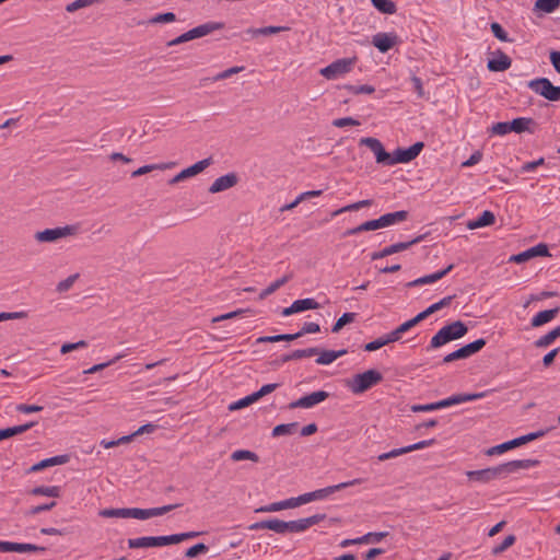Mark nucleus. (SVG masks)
Instances as JSON below:
<instances>
[{
	"instance_id": "63",
	"label": "nucleus",
	"mask_w": 560,
	"mask_h": 560,
	"mask_svg": "<svg viewBox=\"0 0 560 560\" xmlns=\"http://www.w3.org/2000/svg\"><path fill=\"white\" fill-rule=\"evenodd\" d=\"M85 347H88V342L84 340H80V341L73 342V343H63L60 348V352L62 354H66V353H69L70 351L82 349Z\"/></svg>"
},
{
	"instance_id": "48",
	"label": "nucleus",
	"mask_w": 560,
	"mask_h": 560,
	"mask_svg": "<svg viewBox=\"0 0 560 560\" xmlns=\"http://www.w3.org/2000/svg\"><path fill=\"white\" fill-rule=\"evenodd\" d=\"M515 540L516 537L514 535L506 536L500 545L492 549V555L497 556L504 552L506 549L514 545Z\"/></svg>"
},
{
	"instance_id": "53",
	"label": "nucleus",
	"mask_w": 560,
	"mask_h": 560,
	"mask_svg": "<svg viewBox=\"0 0 560 560\" xmlns=\"http://www.w3.org/2000/svg\"><path fill=\"white\" fill-rule=\"evenodd\" d=\"M287 510L284 500L270 503L256 510V512L271 513Z\"/></svg>"
},
{
	"instance_id": "26",
	"label": "nucleus",
	"mask_w": 560,
	"mask_h": 560,
	"mask_svg": "<svg viewBox=\"0 0 560 560\" xmlns=\"http://www.w3.org/2000/svg\"><path fill=\"white\" fill-rule=\"evenodd\" d=\"M495 222V217L493 212L489 210H485L478 218L475 220H470L467 223V228L469 230H476L479 228L492 225Z\"/></svg>"
},
{
	"instance_id": "44",
	"label": "nucleus",
	"mask_w": 560,
	"mask_h": 560,
	"mask_svg": "<svg viewBox=\"0 0 560 560\" xmlns=\"http://www.w3.org/2000/svg\"><path fill=\"white\" fill-rule=\"evenodd\" d=\"M560 5V0H536L535 9L545 13H551Z\"/></svg>"
},
{
	"instance_id": "43",
	"label": "nucleus",
	"mask_w": 560,
	"mask_h": 560,
	"mask_svg": "<svg viewBox=\"0 0 560 560\" xmlns=\"http://www.w3.org/2000/svg\"><path fill=\"white\" fill-rule=\"evenodd\" d=\"M373 7L384 14H394L396 4L392 0H371Z\"/></svg>"
},
{
	"instance_id": "37",
	"label": "nucleus",
	"mask_w": 560,
	"mask_h": 560,
	"mask_svg": "<svg viewBox=\"0 0 560 560\" xmlns=\"http://www.w3.org/2000/svg\"><path fill=\"white\" fill-rule=\"evenodd\" d=\"M212 164V159L207 158L201 161H198L197 163L192 164L191 166L185 168V173L187 178L192 177L201 172H203L207 167H209Z\"/></svg>"
},
{
	"instance_id": "15",
	"label": "nucleus",
	"mask_w": 560,
	"mask_h": 560,
	"mask_svg": "<svg viewBox=\"0 0 560 560\" xmlns=\"http://www.w3.org/2000/svg\"><path fill=\"white\" fill-rule=\"evenodd\" d=\"M249 529H252V530L269 529L277 534H282V535L287 534L285 521H281L278 518H270V520L256 522L249 526Z\"/></svg>"
},
{
	"instance_id": "25",
	"label": "nucleus",
	"mask_w": 560,
	"mask_h": 560,
	"mask_svg": "<svg viewBox=\"0 0 560 560\" xmlns=\"http://www.w3.org/2000/svg\"><path fill=\"white\" fill-rule=\"evenodd\" d=\"M407 218H408V212L406 210H400V211H396V212L385 213V214L381 215L378 219H380V222H381V225L383 229V228H387V226L404 222L407 220Z\"/></svg>"
},
{
	"instance_id": "14",
	"label": "nucleus",
	"mask_w": 560,
	"mask_h": 560,
	"mask_svg": "<svg viewBox=\"0 0 560 560\" xmlns=\"http://www.w3.org/2000/svg\"><path fill=\"white\" fill-rule=\"evenodd\" d=\"M398 42V37L393 33H377L372 38V44L376 47L381 52H387L392 49Z\"/></svg>"
},
{
	"instance_id": "32",
	"label": "nucleus",
	"mask_w": 560,
	"mask_h": 560,
	"mask_svg": "<svg viewBox=\"0 0 560 560\" xmlns=\"http://www.w3.org/2000/svg\"><path fill=\"white\" fill-rule=\"evenodd\" d=\"M35 424H36V422H28V423L21 424V425L1 429L0 430V441H2L4 439L12 438L16 434L24 433L27 430H30L32 427H34Z\"/></svg>"
},
{
	"instance_id": "64",
	"label": "nucleus",
	"mask_w": 560,
	"mask_h": 560,
	"mask_svg": "<svg viewBox=\"0 0 560 560\" xmlns=\"http://www.w3.org/2000/svg\"><path fill=\"white\" fill-rule=\"evenodd\" d=\"M388 534L386 532L368 533V534L363 535V540H364L365 544L380 542Z\"/></svg>"
},
{
	"instance_id": "59",
	"label": "nucleus",
	"mask_w": 560,
	"mask_h": 560,
	"mask_svg": "<svg viewBox=\"0 0 560 560\" xmlns=\"http://www.w3.org/2000/svg\"><path fill=\"white\" fill-rule=\"evenodd\" d=\"M121 358H124V354H118L116 355L114 359H112L110 361L108 362H105V363H100V364H95L93 365L92 368L88 369L84 371L85 374H93V373H96L112 364H114L115 362H117L118 360H120Z\"/></svg>"
},
{
	"instance_id": "4",
	"label": "nucleus",
	"mask_w": 560,
	"mask_h": 560,
	"mask_svg": "<svg viewBox=\"0 0 560 560\" xmlns=\"http://www.w3.org/2000/svg\"><path fill=\"white\" fill-rule=\"evenodd\" d=\"M383 380V375L376 370H368L357 374L349 382L348 387L354 395L362 394Z\"/></svg>"
},
{
	"instance_id": "17",
	"label": "nucleus",
	"mask_w": 560,
	"mask_h": 560,
	"mask_svg": "<svg viewBox=\"0 0 560 560\" xmlns=\"http://www.w3.org/2000/svg\"><path fill=\"white\" fill-rule=\"evenodd\" d=\"M237 183V176L234 173H229L218 177L209 187L211 194L221 192L235 186Z\"/></svg>"
},
{
	"instance_id": "60",
	"label": "nucleus",
	"mask_w": 560,
	"mask_h": 560,
	"mask_svg": "<svg viewBox=\"0 0 560 560\" xmlns=\"http://www.w3.org/2000/svg\"><path fill=\"white\" fill-rule=\"evenodd\" d=\"M509 121H500L493 124L491 127V132L497 136H505L511 132V128H509Z\"/></svg>"
},
{
	"instance_id": "39",
	"label": "nucleus",
	"mask_w": 560,
	"mask_h": 560,
	"mask_svg": "<svg viewBox=\"0 0 560 560\" xmlns=\"http://www.w3.org/2000/svg\"><path fill=\"white\" fill-rule=\"evenodd\" d=\"M231 459L233 462L252 460L257 463L259 457L255 452L248 450H236L231 454Z\"/></svg>"
},
{
	"instance_id": "38",
	"label": "nucleus",
	"mask_w": 560,
	"mask_h": 560,
	"mask_svg": "<svg viewBox=\"0 0 560 560\" xmlns=\"http://www.w3.org/2000/svg\"><path fill=\"white\" fill-rule=\"evenodd\" d=\"M34 495H45L49 498L60 497V487L58 486H40L31 491Z\"/></svg>"
},
{
	"instance_id": "29",
	"label": "nucleus",
	"mask_w": 560,
	"mask_h": 560,
	"mask_svg": "<svg viewBox=\"0 0 560 560\" xmlns=\"http://www.w3.org/2000/svg\"><path fill=\"white\" fill-rule=\"evenodd\" d=\"M347 353L346 349H341L338 351L335 350H318V357L316 359V363L320 365H328L336 361L338 358L345 355Z\"/></svg>"
},
{
	"instance_id": "9",
	"label": "nucleus",
	"mask_w": 560,
	"mask_h": 560,
	"mask_svg": "<svg viewBox=\"0 0 560 560\" xmlns=\"http://www.w3.org/2000/svg\"><path fill=\"white\" fill-rule=\"evenodd\" d=\"M167 545H173L172 535L158 537L147 536L128 539V547L132 549L162 547Z\"/></svg>"
},
{
	"instance_id": "2",
	"label": "nucleus",
	"mask_w": 560,
	"mask_h": 560,
	"mask_svg": "<svg viewBox=\"0 0 560 560\" xmlns=\"http://www.w3.org/2000/svg\"><path fill=\"white\" fill-rule=\"evenodd\" d=\"M538 464L536 459H516L494 467H489L480 470H469L466 476L469 480L480 483H488L492 480L506 478L509 475L516 472L521 469H528Z\"/></svg>"
},
{
	"instance_id": "46",
	"label": "nucleus",
	"mask_w": 560,
	"mask_h": 560,
	"mask_svg": "<svg viewBox=\"0 0 560 560\" xmlns=\"http://www.w3.org/2000/svg\"><path fill=\"white\" fill-rule=\"evenodd\" d=\"M357 313H343L334 324L331 331L339 332L346 325L355 320Z\"/></svg>"
},
{
	"instance_id": "62",
	"label": "nucleus",
	"mask_w": 560,
	"mask_h": 560,
	"mask_svg": "<svg viewBox=\"0 0 560 560\" xmlns=\"http://www.w3.org/2000/svg\"><path fill=\"white\" fill-rule=\"evenodd\" d=\"M438 409H441L440 401L425 404V405H413L411 407V410L413 412H427V411H433V410H438Z\"/></svg>"
},
{
	"instance_id": "7",
	"label": "nucleus",
	"mask_w": 560,
	"mask_h": 560,
	"mask_svg": "<svg viewBox=\"0 0 560 560\" xmlns=\"http://www.w3.org/2000/svg\"><path fill=\"white\" fill-rule=\"evenodd\" d=\"M485 346H486V340L483 338H479V339H477L468 345H465L464 347L446 354L443 358L442 363L446 364V363L453 362L455 360L467 359V358L471 357L472 354L477 353L478 351H480Z\"/></svg>"
},
{
	"instance_id": "5",
	"label": "nucleus",
	"mask_w": 560,
	"mask_h": 560,
	"mask_svg": "<svg viewBox=\"0 0 560 560\" xmlns=\"http://www.w3.org/2000/svg\"><path fill=\"white\" fill-rule=\"evenodd\" d=\"M79 225L70 224L65 226H58L54 229H46L35 233L34 237L39 243H54L60 238L77 235L79 233Z\"/></svg>"
},
{
	"instance_id": "10",
	"label": "nucleus",
	"mask_w": 560,
	"mask_h": 560,
	"mask_svg": "<svg viewBox=\"0 0 560 560\" xmlns=\"http://www.w3.org/2000/svg\"><path fill=\"white\" fill-rule=\"evenodd\" d=\"M179 504H168L160 508H151V509H139V508H129V518L136 520H148L154 516L164 515L167 512L173 511L178 508Z\"/></svg>"
},
{
	"instance_id": "49",
	"label": "nucleus",
	"mask_w": 560,
	"mask_h": 560,
	"mask_svg": "<svg viewBox=\"0 0 560 560\" xmlns=\"http://www.w3.org/2000/svg\"><path fill=\"white\" fill-rule=\"evenodd\" d=\"M320 330V327L317 323H314V322H307V323H304V325L302 326L301 330H299L298 332H295V337L296 339L306 335V334H316Z\"/></svg>"
},
{
	"instance_id": "34",
	"label": "nucleus",
	"mask_w": 560,
	"mask_h": 560,
	"mask_svg": "<svg viewBox=\"0 0 560 560\" xmlns=\"http://www.w3.org/2000/svg\"><path fill=\"white\" fill-rule=\"evenodd\" d=\"M326 517L325 514H315L305 518L296 520L298 523V530L299 533H303L313 525L318 524L319 522L324 521Z\"/></svg>"
},
{
	"instance_id": "36",
	"label": "nucleus",
	"mask_w": 560,
	"mask_h": 560,
	"mask_svg": "<svg viewBox=\"0 0 560 560\" xmlns=\"http://www.w3.org/2000/svg\"><path fill=\"white\" fill-rule=\"evenodd\" d=\"M560 337V326L553 328L546 335L539 337L535 342V347L537 348H546L550 346L557 338Z\"/></svg>"
},
{
	"instance_id": "30",
	"label": "nucleus",
	"mask_w": 560,
	"mask_h": 560,
	"mask_svg": "<svg viewBox=\"0 0 560 560\" xmlns=\"http://www.w3.org/2000/svg\"><path fill=\"white\" fill-rule=\"evenodd\" d=\"M559 313V308L556 307V308H552V310H546V311H541L539 313H537L533 318H532V326L533 327H539V326H542L549 322H551L556 315Z\"/></svg>"
},
{
	"instance_id": "52",
	"label": "nucleus",
	"mask_w": 560,
	"mask_h": 560,
	"mask_svg": "<svg viewBox=\"0 0 560 560\" xmlns=\"http://www.w3.org/2000/svg\"><path fill=\"white\" fill-rule=\"evenodd\" d=\"M257 401V398L255 397L254 393L244 397V398H241L238 399L237 401L233 402L230 405V409L231 410H238V409H242L246 406H249L250 404Z\"/></svg>"
},
{
	"instance_id": "51",
	"label": "nucleus",
	"mask_w": 560,
	"mask_h": 560,
	"mask_svg": "<svg viewBox=\"0 0 560 560\" xmlns=\"http://www.w3.org/2000/svg\"><path fill=\"white\" fill-rule=\"evenodd\" d=\"M208 546L199 542L194 545L192 547L188 548L185 552V557L188 559H192L197 557L199 553H206L208 551Z\"/></svg>"
},
{
	"instance_id": "22",
	"label": "nucleus",
	"mask_w": 560,
	"mask_h": 560,
	"mask_svg": "<svg viewBox=\"0 0 560 560\" xmlns=\"http://www.w3.org/2000/svg\"><path fill=\"white\" fill-rule=\"evenodd\" d=\"M223 24L220 22H208L201 25H198L188 31L190 39H196L203 37L214 31L221 30Z\"/></svg>"
},
{
	"instance_id": "50",
	"label": "nucleus",
	"mask_w": 560,
	"mask_h": 560,
	"mask_svg": "<svg viewBox=\"0 0 560 560\" xmlns=\"http://www.w3.org/2000/svg\"><path fill=\"white\" fill-rule=\"evenodd\" d=\"M78 278H79V273L69 276L68 278H66L65 280L60 281L57 284L56 290L59 293L67 292L68 290H70L72 288V285L74 284V282L77 281Z\"/></svg>"
},
{
	"instance_id": "56",
	"label": "nucleus",
	"mask_w": 560,
	"mask_h": 560,
	"mask_svg": "<svg viewBox=\"0 0 560 560\" xmlns=\"http://www.w3.org/2000/svg\"><path fill=\"white\" fill-rule=\"evenodd\" d=\"M454 299V295H448V296H445L443 298L442 300H440L439 302L436 303H433L432 305H430L428 307V311L430 312V315L442 310L443 307H446L451 304V302L453 301Z\"/></svg>"
},
{
	"instance_id": "8",
	"label": "nucleus",
	"mask_w": 560,
	"mask_h": 560,
	"mask_svg": "<svg viewBox=\"0 0 560 560\" xmlns=\"http://www.w3.org/2000/svg\"><path fill=\"white\" fill-rule=\"evenodd\" d=\"M353 60L348 58L338 59L327 67L320 69V74L328 80H336L351 71Z\"/></svg>"
},
{
	"instance_id": "31",
	"label": "nucleus",
	"mask_w": 560,
	"mask_h": 560,
	"mask_svg": "<svg viewBox=\"0 0 560 560\" xmlns=\"http://www.w3.org/2000/svg\"><path fill=\"white\" fill-rule=\"evenodd\" d=\"M378 229H382L380 219H374V220L363 222L362 224L346 231L345 235L351 236V235H357L361 232L374 231V230H378Z\"/></svg>"
},
{
	"instance_id": "19",
	"label": "nucleus",
	"mask_w": 560,
	"mask_h": 560,
	"mask_svg": "<svg viewBox=\"0 0 560 560\" xmlns=\"http://www.w3.org/2000/svg\"><path fill=\"white\" fill-rule=\"evenodd\" d=\"M420 240H421V237H418V238H415V240H412L410 242H400V243H396V244H392L389 246H386L382 250H380L377 253H374L372 255V259L375 260V259L387 257V256L393 255L395 253L402 252V250L409 248L412 244H416V243L420 242Z\"/></svg>"
},
{
	"instance_id": "54",
	"label": "nucleus",
	"mask_w": 560,
	"mask_h": 560,
	"mask_svg": "<svg viewBox=\"0 0 560 560\" xmlns=\"http://www.w3.org/2000/svg\"><path fill=\"white\" fill-rule=\"evenodd\" d=\"M347 90L352 94H372L375 91L373 85L363 84V85H348Z\"/></svg>"
},
{
	"instance_id": "3",
	"label": "nucleus",
	"mask_w": 560,
	"mask_h": 560,
	"mask_svg": "<svg viewBox=\"0 0 560 560\" xmlns=\"http://www.w3.org/2000/svg\"><path fill=\"white\" fill-rule=\"evenodd\" d=\"M468 331V327L462 320H455L443 326L430 340L427 350L438 349L451 341L460 339Z\"/></svg>"
},
{
	"instance_id": "33",
	"label": "nucleus",
	"mask_w": 560,
	"mask_h": 560,
	"mask_svg": "<svg viewBox=\"0 0 560 560\" xmlns=\"http://www.w3.org/2000/svg\"><path fill=\"white\" fill-rule=\"evenodd\" d=\"M318 353V348H307V349H298L292 351L289 354H285L282 357V362H288L291 360H300L303 358H311L313 355H316Z\"/></svg>"
},
{
	"instance_id": "12",
	"label": "nucleus",
	"mask_w": 560,
	"mask_h": 560,
	"mask_svg": "<svg viewBox=\"0 0 560 560\" xmlns=\"http://www.w3.org/2000/svg\"><path fill=\"white\" fill-rule=\"evenodd\" d=\"M544 257V256H549V250H548V247L546 244H537L522 253H518L516 255H512L510 257V261H513V262H516V264H522V262H525L534 257Z\"/></svg>"
},
{
	"instance_id": "58",
	"label": "nucleus",
	"mask_w": 560,
	"mask_h": 560,
	"mask_svg": "<svg viewBox=\"0 0 560 560\" xmlns=\"http://www.w3.org/2000/svg\"><path fill=\"white\" fill-rule=\"evenodd\" d=\"M175 20H176V16L173 12H166V13H160V14L154 15L150 20V23H152V24L171 23V22H174Z\"/></svg>"
},
{
	"instance_id": "20",
	"label": "nucleus",
	"mask_w": 560,
	"mask_h": 560,
	"mask_svg": "<svg viewBox=\"0 0 560 560\" xmlns=\"http://www.w3.org/2000/svg\"><path fill=\"white\" fill-rule=\"evenodd\" d=\"M486 396V393H476V394H457L445 399L440 400L441 409L446 408L453 405H458L462 402L474 401L477 399H481Z\"/></svg>"
},
{
	"instance_id": "47",
	"label": "nucleus",
	"mask_w": 560,
	"mask_h": 560,
	"mask_svg": "<svg viewBox=\"0 0 560 560\" xmlns=\"http://www.w3.org/2000/svg\"><path fill=\"white\" fill-rule=\"evenodd\" d=\"M515 447L516 446H515L514 441L511 440V441L504 442L502 444H499V445L490 447L487 451V454L490 455V456L499 455V454H503L504 452L510 451V450L515 448Z\"/></svg>"
},
{
	"instance_id": "61",
	"label": "nucleus",
	"mask_w": 560,
	"mask_h": 560,
	"mask_svg": "<svg viewBox=\"0 0 560 560\" xmlns=\"http://www.w3.org/2000/svg\"><path fill=\"white\" fill-rule=\"evenodd\" d=\"M360 121L352 117H342L332 120V126L343 128L347 126H359Z\"/></svg>"
},
{
	"instance_id": "1",
	"label": "nucleus",
	"mask_w": 560,
	"mask_h": 560,
	"mask_svg": "<svg viewBox=\"0 0 560 560\" xmlns=\"http://www.w3.org/2000/svg\"><path fill=\"white\" fill-rule=\"evenodd\" d=\"M360 144L366 145L374 153L377 163L388 166L411 162L424 147L423 142H416L407 149L398 148L393 153H388L378 139L370 137L362 138Z\"/></svg>"
},
{
	"instance_id": "45",
	"label": "nucleus",
	"mask_w": 560,
	"mask_h": 560,
	"mask_svg": "<svg viewBox=\"0 0 560 560\" xmlns=\"http://www.w3.org/2000/svg\"><path fill=\"white\" fill-rule=\"evenodd\" d=\"M295 334H283V335H275V336H262L257 339L258 343H271L278 341H292L295 340Z\"/></svg>"
},
{
	"instance_id": "55",
	"label": "nucleus",
	"mask_w": 560,
	"mask_h": 560,
	"mask_svg": "<svg viewBox=\"0 0 560 560\" xmlns=\"http://www.w3.org/2000/svg\"><path fill=\"white\" fill-rule=\"evenodd\" d=\"M28 316L26 311L19 312H2L0 313V322L11 320V319H23Z\"/></svg>"
},
{
	"instance_id": "28",
	"label": "nucleus",
	"mask_w": 560,
	"mask_h": 560,
	"mask_svg": "<svg viewBox=\"0 0 560 560\" xmlns=\"http://www.w3.org/2000/svg\"><path fill=\"white\" fill-rule=\"evenodd\" d=\"M399 339L397 338V336L395 335L394 331H390L389 334L387 335H384L371 342H368L365 346H364V350L365 351H376L378 349H381L382 347L388 345V343H392V342H395V341H398Z\"/></svg>"
},
{
	"instance_id": "18",
	"label": "nucleus",
	"mask_w": 560,
	"mask_h": 560,
	"mask_svg": "<svg viewBox=\"0 0 560 560\" xmlns=\"http://www.w3.org/2000/svg\"><path fill=\"white\" fill-rule=\"evenodd\" d=\"M453 268H454V265L451 264L442 270H439L431 275H427V276L420 277L413 281H410L409 283H407V287L413 288V287H419V285H423V284L434 283V282L439 281L440 279H442L443 277H445Z\"/></svg>"
},
{
	"instance_id": "40",
	"label": "nucleus",
	"mask_w": 560,
	"mask_h": 560,
	"mask_svg": "<svg viewBox=\"0 0 560 560\" xmlns=\"http://www.w3.org/2000/svg\"><path fill=\"white\" fill-rule=\"evenodd\" d=\"M129 508L121 509H103L98 512V515L105 518L117 517V518H129Z\"/></svg>"
},
{
	"instance_id": "57",
	"label": "nucleus",
	"mask_w": 560,
	"mask_h": 560,
	"mask_svg": "<svg viewBox=\"0 0 560 560\" xmlns=\"http://www.w3.org/2000/svg\"><path fill=\"white\" fill-rule=\"evenodd\" d=\"M491 32L493 35L501 42H511V39L508 36V33L504 31V28L497 22H493L491 24Z\"/></svg>"
},
{
	"instance_id": "41",
	"label": "nucleus",
	"mask_w": 560,
	"mask_h": 560,
	"mask_svg": "<svg viewBox=\"0 0 560 560\" xmlns=\"http://www.w3.org/2000/svg\"><path fill=\"white\" fill-rule=\"evenodd\" d=\"M296 313H301L308 310H317L319 304L312 298L295 300L293 302Z\"/></svg>"
},
{
	"instance_id": "27",
	"label": "nucleus",
	"mask_w": 560,
	"mask_h": 560,
	"mask_svg": "<svg viewBox=\"0 0 560 560\" xmlns=\"http://www.w3.org/2000/svg\"><path fill=\"white\" fill-rule=\"evenodd\" d=\"M68 460H69L68 455H58V456L49 457V458L43 459L39 463L33 465L30 468V471L35 472V471L43 470L47 467H51V466H56V465H63V464L68 463Z\"/></svg>"
},
{
	"instance_id": "6",
	"label": "nucleus",
	"mask_w": 560,
	"mask_h": 560,
	"mask_svg": "<svg viewBox=\"0 0 560 560\" xmlns=\"http://www.w3.org/2000/svg\"><path fill=\"white\" fill-rule=\"evenodd\" d=\"M527 86L536 94L551 102L560 101V86L553 85L547 78L530 80Z\"/></svg>"
},
{
	"instance_id": "13",
	"label": "nucleus",
	"mask_w": 560,
	"mask_h": 560,
	"mask_svg": "<svg viewBox=\"0 0 560 560\" xmlns=\"http://www.w3.org/2000/svg\"><path fill=\"white\" fill-rule=\"evenodd\" d=\"M45 547H40L33 544H21V542H12V541H2L0 540V551L3 552H37L45 551Z\"/></svg>"
},
{
	"instance_id": "23",
	"label": "nucleus",
	"mask_w": 560,
	"mask_h": 560,
	"mask_svg": "<svg viewBox=\"0 0 560 560\" xmlns=\"http://www.w3.org/2000/svg\"><path fill=\"white\" fill-rule=\"evenodd\" d=\"M223 24L220 22H208L201 25H198L188 31L190 39H196L203 37L214 31L221 30Z\"/></svg>"
},
{
	"instance_id": "16",
	"label": "nucleus",
	"mask_w": 560,
	"mask_h": 560,
	"mask_svg": "<svg viewBox=\"0 0 560 560\" xmlns=\"http://www.w3.org/2000/svg\"><path fill=\"white\" fill-rule=\"evenodd\" d=\"M512 65L511 58L501 50H498L493 58L488 61V69L492 72H501L508 70Z\"/></svg>"
},
{
	"instance_id": "42",
	"label": "nucleus",
	"mask_w": 560,
	"mask_h": 560,
	"mask_svg": "<svg viewBox=\"0 0 560 560\" xmlns=\"http://www.w3.org/2000/svg\"><path fill=\"white\" fill-rule=\"evenodd\" d=\"M296 429H298L296 422L278 424L272 429L271 434L273 438L281 436V435H291V434L295 433Z\"/></svg>"
},
{
	"instance_id": "24",
	"label": "nucleus",
	"mask_w": 560,
	"mask_h": 560,
	"mask_svg": "<svg viewBox=\"0 0 560 560\" xmlns=\"http://www.w3.org/2000/svg\"><path fill=\"white\" fill-rule=\"evenodd\" d=\"M509 122V128H511V132L513 131L515 133H522L527 131L529 133H534V129L530 128L533 125H535L533 118L518 117Z\"/></svg>"
},
{
	"instance_id": "35",
	"label": "nucleus",
	"mask_w": 560,
	"mask_h": 560,
	"mask_svg": "<svg viewBox=\"0 0 560 560\" xmlns=\"http://www.w3.org/2000/svg\"><path fill=\"white\" fill-rule=\"evenodd\" d=\"M292 278V275H284L282 278L277 279L276 281L271 282L265 290H262L259 294V299L264 300L270 294L275 293L278 289H280L282 285H284L290 279Z\"/></svg>"
},
{
	"instance_id": "11",
	"label": "nucleus",
	"mask_w": 560,
	"mask_h": 560,
	"mask_svg": "<svg viewBox=\"0 0 560 560\" xmlns=\"http://www.w3.org/2000/svg\"><path fill=\"white\" fill-rule=\"evenodd\" d=\"M329 397V393L325 390H317L313 392L308 395H305L292 402H290L289 408L290 409H296V408H313L314 406L323 402Z\"/></svg>"
},
{
	"instance_id": "21",
	"label": "nucleus",
	"mask_w": 560,
	"mask_h": 560,
	"mask_svg": "<svg viewBox=\"0 0 560 560\" xmlns=\"http://www.w3.org/2000/svg\"><path fill=\"white\" fill-rule=\"evenodd\" d=\"M362 482H363V479L357 478V479H352V480H349V481L340 482L338 485L328 486V487L323 488V489H317L315 491H316V495H317L318 500H325L330 494H332V493H335V492H337L339 490L346 489L348 487L361 485Z\"/></svg>"
}]
</instances>
